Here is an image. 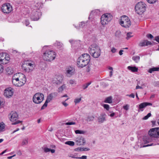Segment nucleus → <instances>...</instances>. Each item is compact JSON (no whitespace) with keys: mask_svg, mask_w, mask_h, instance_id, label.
<instances>
[{"mask_svg":"<svg viewBox=\"0 0 159 159\" xmlns=\"http://www.w3.org/2000/svg\"><path fill=\"white\" fill-rule=\"evenodd\" d=\"M90 61V56L84 53L80 56L77 59V65L78 67L83 68L87 65Z\"/></svg>","mask_w":159,"mask_h":159,"instance_id":"1","label":"nucleus"},{"mask_svg":"<svg viewBox=\"0 0 159 159\" xmlns=\"http://www.w3.org/2000/svg\"><path fill=\"white\" fill-rule=\"evenodd\" d=\"M48 48V47L46 46L43 47V50L46 49V50L43 53V58L45 61H51L55 59L56 54L52 50H49Z\"/></svg>","mask_w":159,"mask_h":159,"instance_id":"2","label":"nucleus"},{"mask_svg":"<svg viewBox=\"0 0 159 159\" xmlns=\"http://www.w3.org/2000/svg\"><path fill=\"white\" fill-rule=\"evenodd\" d=\"M35 66V64L34 61L30 60L24 61L21 66L22 69L27 72L32 71Z\"/></svg>","mask_w":159,"mask_h":159,"instance_id":"3","label":"nucleus"},{"mask_svg":"<svg viewBox=\"0 0 159 159\" xmlns=\"http://www.w3.org/2000/svg\"><path fill=\"white\" fill-rule=\"evenodd\" d=\"M89 52L91 55L94 58H98L100 55V48L95 44H93L90 46Z\"/></svg>","mask_w":159,"mask_h":159,"instance_id":"4","label":"nucleus"},{"mask_svg":"<svg viewBox=\"0 0 159 159\" xmlns=\"http://www.w3.org/2000/svg\"><path fill=\"white\" fill-rule=\"evenodd\" d=\"M147 6L144 2H140L135 5L134 9L135 12L139 15H143L146 11Z\"/></svg>","mask_w":159,"mask_h":159,"instance_id":"5","label":"nucleus"},{"mask_svg":"<svg viewBox=\"0 0 159 159\" xmlns=\"http://www.w3.org/2000/svg\"><path fill=\"white\" fill-rule=\"evenodd\" d=\"M38 4H40V3L38 2L35 5V7H37L38 9L33 10L30 14L31 19L33 20H37L40 18L41 16V13L39 9L40 8V6L39 7Z\"/></svg>","mask_w":159,"mask_h":159,"instance_id":"6","label":"nucleus"},{"mask_svg":"<svg viewBox=\"0 0 159 159\" xmlns=\"http://www.w3.org/2000/svg\"><path fill=\"white\" fill-rule=\"evenodd\" d=\"M44 98V94L38 92L34 94L32 100L33 102L36 104H39L41 103Z\"/></svg>","mask_w":159,"mask_h":159,"instance_id":"7","label":"nucleus"},{"mask_svg":"<svg viewBox=\"0 0 159 159\" xmlns=\"http://www.w3.org/2000/svg\"><path fill=\"white\" fill-rule=\"evenodd\" d=\"M112 16L110 13H106L103 14L101 18V23L102 25L104 26L112 19Z\"/></svg>","mask_w":159,"mask_h":159,"instance_id":"8","label":"nucleus"},{"mask_svg":"<svg viewBox=\"0 0 159 159\" xmlns=\"http://www.w3.org/2000/svg\"><path fill=\"white\" fill-rule=\"evenodd\" d=\"M120 24L125 28H128L131 25V22L128 16H124L121 17Z\"/></svg>","mask_w":159,"mask_h":159,"instance_id":"9","label":"nucleus"},{"mask_svg":"<svg viewBox=\"0 0 159 159\" xmlns=\"http://www.w3.org/2000/svg\"><path fill=\"white\" fill-rule=\"evenodd\" d=\"M10 120L13 125H16L20 123V120H18V116L17 113L15 112H11L8 115Z\"/></svg>","mask_w":159,"mask_h":159,"instance_id":"10","label":"nucleus"},{"mask_svg":"<svg viewBox=\"0 0 159 159\" xmlns=\"http://www.w3.org/2000/svg\"><path fill=\"white\" fill-rule=\"evenodd\" d=\"M1 9L2 11L4 13H9L12 11V6L8 3L3 4Z\"/></svg>","mask_w":159,"mask_h":159,"instance_id":"11","label":"nucleus"},{"mask_svg":"<svg viewBox=\"0 0 159 159\" xmlns=\"http://www.w3.org/2000/svg\"><path fill=\"white\" fill-rule=\"evenodd\" d=\"M57 93L56 92L52 93L49 94L47 97L46 100L44 104L41 107V110L45 109L47 106L48 103L50 102L53 99L54 96H56Z\"/></svg>","mask_w":159,"mask_h":159,"instance_id":"12","label":"nucleus"},{"mask_svg":"<svg viewBox=\"0 0 159 159\" xmlns=\"http://www.w3.org/2000/svg\"><path fill=\"white\" fill-rule=\"evenodd\" d=\"M10 57L8 54L6 53L2 52L0 53V63L2 64H6L8 63Z\"/></svg>","mask_w":159,"mask_h":159,"instance_id":"13","label":"nucleus"},{"mask_svg":"<svg viewBox=\"0 0 159 159\" xmlns=\"http://www.w3.org/2000/svg\"><path fill=\"white\" fill-rule=\"evenodd\" d=\"M148 133L151 137L157 138L159 137V128H154L151 129Z\"/></svg>","mask_w":159,"mask_h":159,"instance_id":"14","label":"nucleus"},{"mask_svg":"<svg viewBox=\"0 0 159 159\" xmlns=\"http://www.w3.org/2000/svg\"><path fill=\"white\" fill-rule=\"evenodd\" d=\"M65 74L68 77H70L75 74V69L74 67L69 66L66 69Z\"/></svg>","mask_w":159,"mask_h":159,"instance_id":"15","label":"nucleus"},{"mask_svg":"<svg viewBox=\"0 0 159 159\" xmlns=\"http://www.w3.org/2000/svg\"><path fill=\"white\" fill-rule=\"evenodd\" d=\"M13 94L12 89L11 87L7 88L4 90V95L7 98L11 97Z\"/></svg>","mask_w":159,"mask_h":159,"instance_id":"16","label":"nucleus"},{"mask_svg":"<svg viewBox=\"0 0 159 159\" xmlns=\"http://www.w3.org/2000/svg\"><path fill=\"white\" fill-rule=\"evenodd\" d=\"M63 76L61 75H58L56 76L53 81V83L57 84H61L63 81Z\"/></svg>","mask_w":159,"mask_h":159,"instance_id":"17","label":"nucleus"},{"mask_svg":"<svg viewBox=\"0 0 159 159\" xmlns=\"http://www.w3.org/2000/svg\"><path fill=\"white\" fill-rule=\"evenodd\" d=\"M152 104L150 102H144L142 103H140L139 105V109L138 111L139 112L140 111H143V108H145L146 106H152Z\"/></svg>","mask_w":159,"mask_h":159,"instance_id":"18","label":"nucleus"},{"mask_svg":"<svg viewBox=\"0 0 159 159\" xmlns=\"http://www.w3.org/2000/svg\"><path fill=\"white\" fill-rule=\"evenodd\" d=\"M19 73L15 74L12 78V83L14 85L17 87H19L20 83L19 79V78H16V76Z\"/></svg>","mask_w":159,"mask_h":159,"instance_id":"19","label":"nucleus"},{"mask_svg":"<svg viewBox=\"0 0 159 159\" xmlns=\"http://www.w3.org/2000/svg\"><path fill=\"white\" fill-rule=\"evenodd\" d=\"M76 141L77 144L79 145H84L85 143V139L82 137L76 138Z\"/></svg>","mask_w":159,"mask_h":159,"instance_id":"20","label":"nucleus"},{"mask_svg":"<svg viewBox=\"0 0 159 159\" xmlns=\"http://www.w3.org/2000/svg\"><path fill=\"white\" fill-rule=\"evenodd\" d=\"M106 115L105 113H102L98 117V122L99 123H103L106 120Z\"/></svg>","mask_w":159,"mask_h":159,"instance_id":"21","label":"nucleus"},{"mask_svg":"<svg viewBox=\"0 0 159 159\" xmlns=\"http://www.w3.org/2000/svg\"><path fill=\"white\" fill-rule=\"evenodd\" d=\"M152 139L150 137L147 136H144L142 139V143L146 144L151 142Z\"/></svg>","mask_w":159,"mask_h":159,"instance_id":"22","label":"nucleus"},{"mask_svg":"<svg viewBox=\"0 0 159 159\" xmlns=\"http://www.w3.org/2000/svg\"><path fill=\"white\" fill-rule=\"evenodd\" d=\"M152 43L147 40H144L139 43V45L141 47L144 46H148L149 45H151Z\"/></svg>","mask_w":159,"mask_h":159,"instance_id":"23","label":"nucleus"},{"mask_svg":"<svg viewBox=\"0 0 159 159\" xmlns=\"http://www.w3.org/2000/svg\"><path fill=\"white\" fill-rule=\"evenodd\" d=\"M20 77L22 78L21 79L22 81L20 80V86H23L26 82V79L25 75L20 73Z\"/></svg>","mask_w":159,"mask_h":159,"instance_id":"24","label":"nucleus"},{"mask_svg":"<svg viewBox=\"0 0 159 159\" xmlns=\"http://www.w3.org/2000/svg\"><path fill=\"white\" fill-rule=\"evenodd\" d=\"M86 72L88 73L92 72L94 71V66L93 65H89L86 68Z\"/></svg>","mask_w":159,"mask_h":159,"instance_id":"25","label":"nucleus"},{"mask_svg":"<svg viewBox=\"0 0 159 159\" xmlns=\"http://www.w3.org/2000/svg\"><path fill=\"white\" fill-rule=\"evenodd\" d=\"M127 69L133 72H135L138 71V68L136 66H128Z\"/></svg>","mask_w":159,"mask_h":159,"instance_id":"26","label":"nucleus"},{"mask_svg":"<svg viewBox=\"0 0 159 159\" xmlns=\"http://www.w3.org/2000/svg\"><path fill=\"white\" fill-rule=\"evenodd\" d=\"M29 142V138L27 137L25 138L22 140L21 145L23 146L27 145Z\"/></svg>","mask_w":159,"mask_h":159,"instance_id":"27","label":"nucleus"},{"mask_svg":"<svg viewBox=\"0 0 159 159\" xmlns=\"http://www.w3.org/2000/svg\"><path fill=\"white\" fill-rule=\"evenodd\" d=\"M6 70L7 73L9 75L12 74L14 72L12 68L10 66L7 67Z\"/></svg>","mask_w":159,"mask_h":159,"instance_id":"28","label":"nucleus"},{"mask_svg":"<svg viewBox=\"0 0 159 159\" xmlns=\"http://www.w3.org/2000/svg\"><path fill=\"white\" fill-rule=\"evenodd\" d=\"M104 102L105 103H111L112 102V97L110 96L106 98L105 99Z\"/></svg>","mask_w":159,"mask_h":159,"instance_id":"29","label":"nucleus"},{"mask_svg":"<svg viewBox=\"0 0 159 159\" xmlns=\"http://www.w3.org/2000/svg\"><path fill=\"white\" fill-rule=\"evenodd\" d=\"M159 70V67H153L149 69L148 72L150 73H152L153 71H158Z\"/></svg>","mask_w":159,"mask_h":159,"instance_id":"30","label":"nucleus"},{"mask_svg":"<svg viewBox=\"0 0 159 159\" xmlns=\"http://www.w3.org/2000/svg\"><path fill=\"white\" fill-rule=\"evenodd\" d=\"M66 87L65 84H64L59 87L58 89V92H62L64 89L66 88Z\"/></svg>","mask_w":159,"mask_h":159,"instance_id":"31","label":"nucleus"},{"mask_svg":"<svg viewBox=\"0 0 159 159\" xmlns=\"http://www.w3.org/2000/svg\"><path fill=\"white\" fill-rule=\"evenodd\" d=\"M140 57L139 56H133L132 57V60L134 61L135 62L138 63L139 61Z\"/></svg>","mask_w":159,"mask_h":159,"instance_id":"32","label":"nucleus"},{"mask_svg":"<svg viewBox=\"0 0 159 159\" xmlns=\"http://www.w3.org/2000/svg\"><path fill=\"white\" fill-rule=\"evenodd\" d=\"M63 44L58 41H56L54 44V45L59 48H61Z\"/></svg>","mask_w":159,"mask_h":159,"instance_id":"33","label":"nucleus"},{"mask_svg":"<svg viewBox=\"0 0 159 159\" xmlns=\"http://www.w3.org/2000/svg\"><path fill=\"white\" fill-rule=\"evenodd\" d=\"M94 119V117L93 116H88L86 120L87 121H93Z\"/></svg>","mask_w":159,"mask_h":159,"instance_id":"34","label":"nucleus"},{"mask_svg":"<svg viewBox=\"0 0 159 159\" xmlns=\"http://www.w3.org/2000/svg\"><path fill=\"white\" fill-rule=\"evenodd\" d=\"M65 144L71 146H73L75 145L74 142L72 141H67L65 142Z\"/></svg>","mask_w":159,"mask_h":159,"instance_id":"35","label":"nucleus"},{"mask_svg":"<svg viewBox=\"0 0 159 159\" xmlns=\"http://www.w3.org/2000/svg\"><path fill=\"white\" fill-rule=\"evenodd\" d=\"M81 100V98H75L74 99V102L75 103V104L76 105L77 104L79 103Z\"/></svg>","mask_w":159,"mask_h":159,"instance_id":"36","label":"nucleus"},{"mask_svg":"<svg viewBox=\"0 0 159 159\" xmlns=\"http://www.w3.org/2000/svg\"><path fill=\"white\" fill-rule=\"evenodd\" d=\"M75 133L76 134H84L85 132L83 130H75Z\"/></svg>","mask_w":159,"mask_h":159,"instance_id":"37","label":"nucleus"},{"mask_svg":"<svg viewBox=\"0 0 159 159\" xmlns=\"http://www.w3.org/2000/svg\"><path fill=\"white\" fill-rule=\"evenodd\" d=\"M133 36V35H132V33L131 32H129L127 33V37H126V39L128 40L131 37Z\"/></svg>","mask_w":159,"mask_h":159,"instance_id":"38","label":"nucleus"},{"mask_svg":"<svg viewBox=\"0 0 159 159\" xmlns=\"http://www.w3.org/2000/svg\"><path fill=\"white\" fill-rule=\"evenodd\" d=\"M151 116V114L150 113H149L148 114L143 117V120H146L148 119V118L150 117Z\"/></svg>","mask_w":159,"mask_h":159,"instance_id":"39","label":"nucleus"},{"mask_svg":"<svg viewBox=\"0 0 159 159\" xmlns=\"http://www.w3.org/2000/svg\"><path fill=\"white\" fill-rule=\"evenodd\" d=\"M91 82L87 83L85 84H84L83 86V88L84 89H85L88 88V86L91 84Z\"/></svg>","mask_w":159,"mask_h":159,"instance_id":"40","label":"nucleus"},{"mask_svg":"<svg viewBox=\"0 0 159 159\" xmlns=\"http://www.w3.org/2000/svg\"><path fill=\"white\" fill-rule=\"evenodd\" d=\"M147 2L149 3L153 4L156 2L157 0H146Z\"/></svg>","mask_w":159,"mask_h":159,"instance_id":"41","label":"nucleus"},{"mask_svg":"<svg viewBox=\"0 0 159 159\" xmlns=\"http://www.w3.org/2000/svg\"><path fill=\"white\" fill-rule=\"evenodd\" d=\"M75 151H83V148L78 147L75 149Z\"/></svg>","mask_w":159,"mask_h":159,"instance_id":"42","label":"nucleus"},{"mask_svg":"<svg viewBox=\"0 0 159 159\" xmlns=\"http://www.w3.org/2000/svg\"><path fill=\"white\" fill-rule=\"evenodd\" d=\"M86 25V23L84 22H82L81 23L79 24V27L81 28H83Z\"/></svg>","mask_w":159,"mask_h":159,"instance_id":"43","label":"nucleus"},{"mask_svg":"<svg viewBox=\"0 0 159 159\" xmlns=\"http://www.w3.org/2000/svg\"><path fill=\"white\" fill-rule=\"evenodd\" d=\"M4 128L5 127L4 125V124H3L1 123L0 124V131H3Z\"/></svg>","mask_w":159,"mask_h":159,"instance_id":"44","label":"nucleus"},{"mask_svg":"<svg viewBox=\"0 0 159 159\" xmlns=\"http://www.w3.org/2000/svg\"><path fill=\"white\" fill-rule=\"evenodd\" d=\"M75 122H68L66 123V125H71L75 124Z\"/></svg>","mask_w":159,"mask_h":159,"instance_id":"45","label":"nucleus"},{"mask_svg":"<svg viewBox=\"0 0 159 159\" xmlns=\"http://www.w3.org/2000/svg\"><path fill=\"white\" fill-rule=\"evenodd\" d=\"M4 104L3 101L0 99V109L3 107Z\"/></svg>","mask_w":159,"mask_h":159,"instance_id":"46","label":"nucleus"},{"mask_svg":"<svg viewBox=\"0 0 159 159\" xmlns=\"http://www.w3.org/2000/svg\"><path fill=\"white\" fill-rule=\"evenodd\" d=\"M104 107L107 109V110H108L109 108V105L108 104H105L103 105Z\"/></svg>","mask_w":159,"mask_h":159,"instance_id":"47","label":"nucleus"},{"mask_svg":"<svg viewBox=\"0 0 159 159\" xmlns=\"http://www.w3.org/2000/svg\"><path fill=\"white\" fill-rule=\"evenodd\" d=\"M3 66L0 64V74L2 73L3 71Z\"/></svg>","mask_w":159,"mask_h":159,"instance_id":"48","label":"nucleus"},{"mask_svg":"<svg viewBox=\"0 0 159 159\" xmlns=\"http://www.w3.org/2000/svg\"><path fill=\"white\" fill-rule=\"evenodd\" d=\"M44 151L45 152H50V148H45L44 149Z\"/></svg>","mask_w":159,"mask_h":159,"instance_id":"49","label":"nucleus"},{"mask_svg":"<svg viewBox=\"0 0 159 159\" xmlns=\"http://www.w3.org/2000/svg\"><path fill=\"white\" fill-rule=\"evenodd\" d=\"M87 156H82L81 157H76L77 159H87Z\"/></svg>","mask_w":159,"mask_h":159,"instance_id":"50","label":"nucleus"},{"mask_svg":"<svg viewBox=\"0 0 159 159\" xmlns=\"http://www.w3.org/2000/svg\"><path fill=\"white\" fill-rule=\"evenodd\" d=\"M69 82L71 84H75V80H70L69 81Z\"/></svg>","mask_w":159,"mask_h":159,"instance_id":"51","label":"nucleus"},{"mask_svg":"<svg viewBox=\"0 0 159 159\" xmlns=\"http://www.w3.org/2000/svg\"><path fill=\"white\" fill-rule=\"evenodd\" d=\"M147 37L149 38H150L151 39H152L153 38V35L151 34H147Z\"/></svg>","mask_w":159,"mask_h":159,"instance_id":"52","label":"nucleus"},{"mask_svg":"<svg viewBox=\"0 0 159 159\" xmlns=\"http://www.w3.org/2000/svg\"><path fill=\"white\" fill-rule=\"evenodd\" d=\"M126 96H128L130 97L133 98H134V97H135L133 93H131L130 94H129V95L127 94L126 95Z\"/></svg>","mask_w":159,"mask_h":159,"instance_id":"53","label":"nucleus"},{"mask_svg":"<svg viewBox=\"0 0 159 159\" xmlns=\"http://www.w3.org/2000/svg\"><path fill=\"white\" fill-rule=\"evenodd\" d=\"M116 51V49L115 48L113 47L111 48V51L112 53H115Z\"/></svg>","mask_w":159,"mask_h":159,"instance_id":"54","label":"nucleus"},{"mask_svg":"<svg viewBox=\"0 0 159 159\" xmlns=\"http://www.w3.org/2000/svg\"><path fill=\"white\" fill-rule=\"evenodd\" d=\"M155 40L159 43V36L155 37Z\"/></svg>","mask_w":159,"mask_h":159,"instance_id":"55","label":"nucleus"},{"mask_svg":"<svg viewBox=\"0 0 159 159\" xmlns=\"http://www.w3.org/2000/svg\"><path fill=\"white\" fill-rule=\"evenodd\" d=\"M123 108L126 110H128L129 109V106L127 105L124 106H123Z\"/></svg>","mask_w":159,"mask_h":159,"instance_id":"56","label":"nucleus"},{"mask_svg":"<svg viewBox=\"0 0 159 159\" xmlns=\"http://www.w3.org/2000/svg\"><path fill=\"white\" fill-rule=\"evenodd\" d=\"M30 24V23L28 20H26L25 21V24L26 26H27L29 25Z\"/></svg>","mask_w":159,"mask_h":159,"instance_id":"57","label":"nucleus"},{"mask_svg":"<svg viewBox=\"0 0 159 159\" xmlns=\"http://www.w3.org/2000/svg\"><path fill=\"white\" fill-rule=\"evenodd\" d=\"M62 103L65 107L67 106L68 105V104L65 102H62Z\"/></svg>","mask_w":159,"mask_h":159,"instance_id":"58","label":"nucleus"},{"mask_svg":"<svg viewBox=\"0 0 159 159\" xmlns=\"http://www.w3.org/2000/svg\"><path fill=\"white\" fill-rule=\"evenodd\" d=\"M143 89V88L142 87L139 86V85H137L136 87V89Z\"/></svg>","mask_w":159,"mask_h":159,"instance_id":"59","label":"nucleus"},{"mask_svg":"<svg viewBox=\"0 0 159 159\" xmlns=\"http://www.w3.org/2000/svg\"><path fill=\"white\" fill-rule=\"evenodd\" d=\"M158 85H159V81H157L156 82H155V84H154V86H158L159 87V86Z\"/></svg>","mask_w":159,"mask_h":159,"instance_id":"60","label":"nucleus"},{"mask_svg":"<svg viewBox=\"0 0 159 159\" xmlns=\"http://www.w3.org/2000/svg\"><path fill=\"white\" fill-rule=\"evenodd\" d=\"M90 150V149L89 148H83V151H89Z\"/></svg>","mask_w":159,"mask_h":159,"instance_id":"61","label":"nucleus"},{"mask_svg":"<svg viewBox=\"0 0 159 159\" xmlns=\"http://www.w3.org/2000/svg\"><path fill=\"white\" fill-rule=\"evenodd\" d=\"M123 52V50H120L119 52V54L120 55H122L123 54L122 52Z\"/></svg>","mask_w":159,"mask_h":159,"instance_id":"62","label":"nucleus"},{"mask_svg":"<svg viewBox=\"0 0 159 159\" xmlns=\"http://www.w3.org/2000/svg\"><path fill=\"white\" fill-rule=\"evenodd\" d=\"M50 152L52 153H54L55 152V150L54 149H51L50 148Z\"/></svg>","mask_w":159,"mask_h":159,"instance_id":"63","label":"nucleus"},{"mask_svg":"<svg viewBox=\"0 0 159 159\" xmlns=\"http://www.w3.org/2000/svg\"><path fill=\"white\" fill-rule=\"evenodd\" d=\"M16 156V155H14L12 156H9V157H7V158L8 159H11L12 157H13L15 156Z\"/></svg>","mask_w":159,"mask_h":159,"instance_id":"64","label":"nucleus"}]
</instances>
